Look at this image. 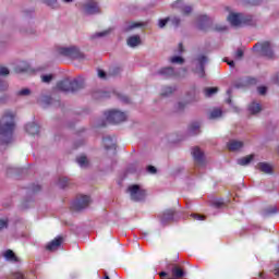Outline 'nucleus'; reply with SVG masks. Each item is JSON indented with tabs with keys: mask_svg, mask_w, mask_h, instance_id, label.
Returning a JSON list of instances; mask_svg holds the SVG:
<instances>
[{
	"mask_svg": "<svg viewBox=\"0 0 279 279\" xmlns=\"http://www.w3.org/2000/svg\"><path fill=\"white\" fill-rule=\"evenodd\" d=\"M15 128L14 114L12 112L4 113L0 119V145H10L12 143Z\"/></svg>",
	"mask_w": 279,
	"mask_h": 279,
	"instance_id": "f257e3e1",
	"label": "nucleus"
},
{
	"mask_svg": "<svg viewBox=\"0 0 279 279\" xmlns=\"http://www.w3.org/2000/svg\"><path fill=\"white\" fill-rule=\"evenodd\" d=\"M232 27H245V25H256L254 15H245L243 13H230L227 17Z\"/></svg>",
	"mask_w": 279,
	"mask_h": 279,
	"instance_id": "f03ea898",
	"label": "nucleus"
},
{
	"mask_svg": "<svg viewBox=\"0 0 279 279\" xmlns=\"http://www.w3.org/2000/svg\"><path fill=\"white\" fill-rule=\"evenodd\" d=\"M253 50L259 53V56H263L264 58H268V60H271L275 58L274 46H271V43L269 41L255 44V46L253 47Z\"/></svg>",
	"mask_w": 279,
	"mask_h": 279,
	"instance_id": "7ed1b4c3",
	"label": "nucleus"
},
{
	"mask_svg": "<svg viewBox=\"0 0 279 279\" xmlns=\"http://www.w3.org/2000/svg\"><path fill=\"white\" fill-rule=\"evenodd\" d=\"M60 56H63L64 58H70V60H84L86 58L82 51H80V48L75 46L71 47H61L59 48Z\"/></svg>",
	"mask_w": 279,
	"mask_h": 279,
	"instance_id": "20e7f679",
	"label": "nucleus"
},
{
	"mask_svg": "<svg viewBox=\"0 0 279 279\" xmlns=\"http://www.w3.org/2000/svg\"><path fill=\"white\" fill-rule=\"evenodd\" d=\"M83 12L87 16H95L97 14H101V7H99V2L97 0H85L83 2Z\"/></svg>",
	"mask_w": 279,
	"mask_h": 279,
	"instance_id": "39448f33",
	"label": "nucleus"
},
{
	"mask_svg": "<svg viewBox=\"0 0 279 279\" xmlns=\"http://www.w3.org/2000/svg\"><path fill=\"white\" fill-rule=\"evenodd\" d=\"M105 117L108 123H123V121L128 120V114L123 111H119L117 109H112L105 112Z\"/></svg>",
	"mask_w": 279,
	"mask_h": 279,
	"instance_id": "423d86ee",
	"label": "nucleus"
},
{
	"mask_svg": "<svg viewBox=\"0 0 279 279\" xmlns=\"http://www.w3.org/2000/svg\"><path fill=\"white\" fill-rule=\"evenodd\" d=\"M195 73L198 74V77H204L206 75V65L208 64V57L205 54H198L195 60Z\"/></svg>",
	"mask_w": 279,
	"mask_h": 279,
	"instance_id": "0eeeda50",
	"label": "nucleus"
},
{
	"mask_svg": "<svg viewBox=\"0 0 279 279\" xmlns=\"http://www.w3.org/2000/svg\"><path fill=\"white\" fill-rule=\"evenodd\" d=\"M90 204V196L82 195L72 202L71 208L73 210H84Z\"/></svg>",
	"mask_w": 279,
	"mask_h": 279,
	"instance_id": "6e6552de",
	"label": "nucleus"
},
{
	"mask_svg": "<svg viewBox=\"0 0 279 279\" xmlns=\"http://www.w3.org/2000/svg\"><path fill=\"white\" fill-rule=\"evenodd\" d=\"M132 202H143L145 199V191L141 190L138 185H132L129 187Z\"/></svg>",
	"mask_w": 279,
	"mask_h": 279,
	"instance_id": "1a4fd4ad",
	"label": "nucleus"
},
{
	"mask_svg": "<svg viewBox=\"0 0 279 279\" xmlns=\"http://www.w3.org/2000/svg\"><path fill=\"white\" fill-rule=\"evenodd\" d=\"M175 219V209H167L160 216V223L162 226H167L170 221H174Z\"/></svg>",
	"mask_w": 279,
	"mask_h": 279,
	"instance_id": "9d476101",
	"label": "nucleus"
},
{
	"mask_svg": "<svg viewBox=\"0 0 279 279\" xmlns=\"http://www.w3.org/2000/svg\"><path fill=\"white\" fill-rule=\"evenodd\" d=\"M7 75H10V70L5 66H0V93H3V90H8V82H5L4 77Z\"/></svg>",
	"mask_w": 279,
	"mask_h": 279,
	"instance_id": "9b49d317",
	"label": "nucleus"
},
{
	"mask_svg": "<svg viewBox=\"0 0 279 279\" xmlns=\"http://www.w3.org/2000/svg\"><path fill=\"white\" fill-rule=\"evenodd\" d=\"M213 25V19H210L208 15H201L198 17V24L197 28L201 29L202 32H206L209 26Z\"/></svg>",
	"mask_w": 279,
	"mask_h": 279,
	"instance_id": "f8f14e48",
	"label": "nucleus"
},
{
	"mask_svg": "<svg viewBox=\"0 0 279 279\" xmlns=\"http://www.w3.org/2000/svg\"><path fill=\"white\" fill-rule=\"evenodd\" d=\"M192 156H193L194 162H196V165L203 166L204 162L206 161L204 151H202V149H199V147L192 148Z\"/></svg>",
	"mask_w": 279,
	"mask_h": 279,
	"instance_id": "ddd939ff",
	"label": "nucleus"
},
{
	"mask_svg": "<svg viewBox=\"0 0 279 279\" xmlns=\"http://www.w3.org/2000/svg\"><path fill=\"white\" fill-rule=\"evenodd\" d=\"M145 23L143 22H125L122 25V33L128 34L129 32H133V29H136L138 27H144Z\"/></svg>",
	"mask_w": 279,
	"mask_h": 279,
	"instance_id": "4468645a",
	"label": "nucleus"
},
{
	"mask_svg": "<svg viewBox=\"0 0 279 279\" xmlns=\"http://www.w3.org/2000/svg\"><path fill=\"white\" fill-rule=\"evenodd\" d=\"M63 241L64 238L58 235L46 245V250H48V252H56V250L62 245Z\"/></svg>",
	"mask_w": 279,
	"mask_h": 279,
	"instance_id": "2eb2a0df",
	"label": "nucleus"
},
{
	"mask_svg": "<svg viewBox=\"0 0 279 279\" xmlns=\"http://www.w3.org/2000/svg\"><path fill=\"white\" fill-rule=\"evenodd\" d=\"M186 97H187V104H197V101H199V92L197 90V88L192 87L186 93Z\"/></svg>",
	"mask_w": 279,
	"mask_h": 279,
	"instance_id": "dca6fc26",
	"label": "nucleus"
},
{
	"mask_svg": "<svg viewBox=\"0 0 279 279\" xmlns=\"http://www.w3.org/2000/svg\"><path fill=\"white\" fill-rule=\"evenodd\" d=\"M172 8H177L178 10H181L183 14H191L193 12V7L191 5H185L184 1L182 0H177L173 4Z\"/></svg>",
	"mask_w": 279,
	"mask_h": 279,
	"instance_id": "f3484780",
	"label": "nucleus"
},
{
	"mask_svg": "<svg viewBox=\"0 0 279 279\" xmlns=\"http://www.w3.org/2000/svg\"><path fill=\"white\" fill-rule=\"evenodd\" d=\"M81 88H84V80L82 77L70 81V93H76Z\"/></svg>",
	"mask_w": 279,
	"mask_h": 279,
	"instance_id": "a211bd4d",
	"label": "nucleus"
},
{
	"mask_svg": "<svg viewBox=\"0 0 279 279\" xmlns=\"http://www.w3.org/2000/svg\"><path fill=\"white\" fill-rule=\"evenodd\" d=\"M250 84H256V78H240L233 84V88H245Z\"/></svg>",
	"mask_w": 279,
	"mask_h": 279,
	"instance_id": "6ab92c4d",
	"label": "nucleus"
},
{
	"mask_svg": "<svg viewBox=\"0 0 279 279\" xmlns=\"http://www.w3.org/2000/svg\"><path fill=\"white\" fill-rule=\"evenodd\" d=\"M58 90L62 93H71V80L65 78L57 84Z\"/></svg>",
	"mask_w": 279,
	"mask_h": 279,
	"instance_id": "aec40b11",
	"label": "nucleus"
},
{
	"mask_svg": "<svg viewBox=\"0 0 279 279\" xmlns=\"http://www.w3.org/2000/svg\"><path fill=\"white\" fill-rule=\"evenodd\" d=\"M158 75H161V77H173L175 76V70L171 66L162 68L158 71Z\"/></svg>",
	"mask_w": 279,
	"mask_h": 279,
	"instance_id": "412c9836",
	"label": "nucleus"
},
{
	"mask_svg": "<svg viewBox=\"0 0 279 279\" xmlns=\"http://www.w3.org/2000/svg\"><path fill=\"white\" fill-rule=\"evenodd\" d=\"M228 149H230V151H239L240 149H243V142L231 140L228 143Z\"/></svg>",
	"mask_w": 279,
	"mask_h": 279,
	"instance_id": "4be33fe9",
	"label": "nucleus"
},
{
	"mask_svg": "<svg viewBox=\"0 0 279 279\" xmlns=\"http://www.w3.org/2000/svg\"><path fill=\"white\" fill-rule=\"evenodd\" d=\"M26 132L31 134L32 136H35V134H39L40 126L34 122L26 124Z\"/></svg>",
	"mask_w": 279,
	"mask_h": 279,
	"instance_id": "5701e85b",
	"label": "nucleus"
},
{
	"mask_svg": "<svg viewBox=\"0 0 279 279\" xmlns=\"http://www.w3.org/2000/svg\"><path fill=\"white\" fill-rule=\"evenodd\" d=\"M126 45L132 48L138 47V45H141V36L138 35L130 36L126 40Z\"/></svg>",
	"mask_w": 279,
	"mask_h": 279,
	"instance_id": "b1692460",
	"label": "nucleus"
},
{
	"mask_svg": "<svg viewBox=\"0 0 279 279\" xmlns=\"http://www.w3.org/2000/svg\"><path fill=\"white\" fill-rule=\"evenodd\" d=\"M248 112L251 114H258V112H260L263 110V107L260 106V104L256 102V101H252L248 105Z\"/></svg>",
	"mask_w": 279,
	"mask_h": 279,
	"instance_id": "393cba45",
	"label": "nucleus"
},
{
	"mask_svg": "<svg viewBox=\"0 0 279 279\" xmlns=\"http://www.w3.org/2000/svg\"><path fill=\"white\" fill-rule=\"evenodd\" d=\"M114 28L110 27L108 29H105L102 32H98L90 36L92 40H95V38H106V36H110L112 34Z\"/></svg>",
	"mask_w": 279,
	"mask_h": 279,
	"instance_id": "a878e982",
	"label": "nucleus"
},
{
	"mask_svg": "<svg viewBox=\"0 0 279 279\" xmlns=\"http://www.w3.org/2000/svg\"><path fill=\"white\" fill-rule=\"evenodd\" d=\"M258 169L263 173H268V174L274 173V168H271V165H269L267 162H259L258 163Z\"/></svg>",
	"mask_w": 279,
	"mask_h": 279,
	"instance_id": "bb28decb",
	"label": "nucleus"
},
{
	"mask_svg": "<svg viewBox=\"0 0 279 279\" xmlns=\"http://www.w3.org/2000/svg\"><path fill=\"white\" fill-rule=\"evenodd\" d=\"M177 90L175 86H166L162 87L161 89V96L162 97H171V95H173Z\"/></svg>",
	"mask_w": 279,
	"mask_h": 279,
	"instance_id": "cd10ccee",
	"label": "nucleus"
},
{
	"mask_svg": "<svg viewBox=\"0 0 279 279\" xmlns=\"http://www.w3.org/2000/svg\"><path fill=\"white\" fill-rule=\"evenodd\" d=\"M102 143H104L106 149H117L114 140H112L111 137H104Z\"/></svg>",
	"mask_w": 279,
	"mask_h": 279,
	"instance_id": "c85d7f7f",
	"label": "nucleus"
},
{
	"mask_svg": "<svg viewBox=\"0 0 279 279\" xmlns=\"http://www.w3.org/2000/svg\"><path fill=\"white\" fill-rule=\"evenodd\" d=\"M253 160H254V155H248L246 157H242V158L238 159L236 162L241 167H246V165H250V162H252Z\"/></svg>",
	"mask_w": 279,
	"mask_h": 279,
	"instance_id": "c756f323",
	"label": "nucleus"
},
{
	"mask_svg": "<svg viewBox=\"0 0 279 279\" xmlns=\"http://www.w3.org/2000/svg\"><path fill=\"white\" fill-rule=\"evenodd\" d=\"M4 258L5 260H10L11 263H19V257H16L12 250L5 251Z\"/></svg>",
	"mask_w": 279,
	"mask_h": 279,
	"instance_id": "7c9ffc66",
	"label": "nucleus"
},
{
	"mask_svg": "<svg viewBox=\"0 0 279 279\" xmlns=\"http://www.w3.org/2000/svg\"><path fill=\"white\" fill-rule=\"evenodd\" d=\"M221 114H223V111H221V109H219V108H216L209 112L208 118L211 120L220 119Z\"/></svg>",
	"mask_w": 279,
	"mask_h": 279,
	"instance_id": "2f4dec72",
	"label": "nucleus"
},
{
	"mask_svg": "<svg viewBox=\"0 0 279 279\" xmlns=\"http://www.w3.org/2000/svg\"><path fill=\"white\" fill-rule=\"evenodd\" d=\"M45 5L48 8H51L52 10H58L60 8V4L58 3V0H41Z\"/></svg>",
	"mask_w": 279,
	"mask_h": 279,
	"instance_id": "473e14b6",
	"label": "nucleus"
},
{
	"mask_svg": "<svg viewBox=\"0 0 279 279\" xmlns=\"http://www.w3.org/2000/svg\"><path fill=\"white\" fill-rule=\"evenodd\" d=\"M199 128H201L199 122H193L189 128L190 134L192 135L199 134Z\"/></svg>",
	"mask_w": 279,
	"mask_h": 279,
	"instance_id": "72a5a7b5",
	"label": "nucleus"
},
{
	"mask_svg": "<svg viewBox=\"0 0 279 279\" xmlns=\"http://www.w3.org/2000/svg\"><path fill=\"white\" fill-rule=\"evenodd\" d=\"M76 162L82 168L88 167V158H86V156H84V155L77 157Z\"/></svg>",
	"mask_w": 279,
	"mask_h": 279,
	"instance_id": "f704fd0d",
	"label": "nucleus"
},
{
	"mask_svg": "<svg viewBox=\"0 0 279 279\" xmlns=\"http://www.w3.org/2000/svg\"><path fill=\"white\" fill-rule=\"evenodd\" d=\"M172 276H173V278H184V270H182L181 268H178V266L173 267Z\"/></svg>",
	"mask_w": 279,
	"mask_h": 279,
	"instance_id": "c9c22d12",
	"label": "nucleus"
},
{
	"mask_svg": "<svg viewBox=\"0 0 279 279\" xmlns=\"http://www.w3.org/2000/svg\"><path fill=\"white\" fill-rule=\"evenodd\" d=\"M218 90L219 89L217 87H207L204 89L205 97H213V95H216Z\"/></svg>",
	"mask_w": 279,
	"mask_h": 279,
	"instance_id": "e433bc0d",
	"label": "nucleus"
},
{
	"mask_svg": "<svg viewBox=\"0 0 279 279\" xmlns=\"http://www.w3.org/2000/svg\"><path fill=\"white\" fill-rule=\"evenodd\" d=\"M116 97H117V99H119V101H122V104H131L132 102L130 97H128L126 95H123L121 93H117Z\"/></svg>",
	"mask_w": 279,
	"mask_h": 279,
	"instance_id": "4c0bfd02",
	"label": "nucleus"
},
{
	"mask_svg": "<svg viewBox=\"0 0 279 279\" xmlns=\"http://www.w3.org/2000/svg\"><path fill=\"white\" fill-rule=\"evenodd\" d=\"M68 185H69V178L66 177L59 178L58 186H60V189H66Z\"/></svg>",
	"mask_w": 279,
	"mask_h": 279,
	"instance_id": "58836bf2",
	"label": "nucleus"
},
{
	"mask_svg": "<svg viewBox=\"0 0 279 279\" xmlns=\"http://www.w3.org/2000/svg\"><path fill=\"white\" fill-rule=\"evenodd\" d=\"M170 62L171 64H184V58L180 56L171 57Z\"/></svg>",
	"mask_w": 279,
	"mask_h": 279,
	"instance_id": "ea45409f",
	"label": "nucleus"
},
{
	"mask_svg": "<svg viewBox=\"0 0 279 279\" xmlns=\"http://www.w3.org/2000/svg\"><path fill=\"white\" fill-rule=\"evenodd\" d=\"M171 21V17L161 19L158 21V27L160 29H163V27H167V23Z\"/></svg>",
	"mask_w": 279,
	"mask_h": 279,
	"instance_id": "a19ab883",
	"label": "nucleus"
},
{
	"mask_svg": "<svg viewBox=\"0 0 279 279\" xmlns=\"http://www.w3.org/2000/svg\"><path fill=\"white\" fill-rule=\"evenodd\" d=\"M184 108H186V102L183 101H179L175 106H174V110L177 112H182L184 110Z\"/></svg>",
	"mask_w": 279,
	"mask_h": 279,
	"instance_id": "79ce46f5",
	"label": "nucleus"
},
{
	"mask_svg": "<svg viewBox=\"0 0 279 279\" xmlns=\"http://www.w3.org/2000/svg\"><path fill=\"white\" fill-rule=\"evenodd\" d=\"M211 206L214 208H221V206H223V199L217 198V199L211 201Z\"/></svg>",
	"mask_w": 279,
	"mask_h": 279,
	"instance_id": "37998d69",
	"label": "nucleus"
},
{
	"mask_svg": "<svg viewBox=\"0 0 279 279\" xmlns=\"http://www.w3.org/2000/svg\"><path fill=\"white\" fill-rule=\"evenodd\" d=\"M244 3L247 5H260L262 3H265V0H244Z\"/></svg>",
	"mask_w": 279,
	"mask_h": 279,
	"instance_id": "c03bdc74",
	"label": "nucleus"
},
{
	"mask_svg": "<svg viewBox=\"0 0 279 279\" xmlns=\"http://www.w3.org/2000/svg\"><path fill=\"white\" fill-rule=\"evenodd\" d=\"M170 22L173 27H180V23H182V20L179 16H174L170 20Z\"/></svg>",
	"mask_w": 279,
	"mask_h": 279,
	"instance_id": "a18cd8bd",
	"label": "nucleus"
},
{
	"mask_svg": "<svg viewBox=\"0 0 279 279\" xmlns=\"http://www.w3.org/2000/svg\"><path fill=\"white\" fill-rule=\"evenodd\" d=\"M17 95L20 97H27L28 95H32V90L29 88H24L17 92Z\"/></svg>",
	"mask_w": 279,
	"mask_h": 279,
	"instance_id": "49530a36",
	"label": "nucleus"
},
{
	"mask_svg": "<svg viewBox=\"0 0 279 279\" xmlns=\"http://www.w3.org/2000/svg\"><path fill=\"white\" fill-rule=\"evenodd\" d=\"M20 32L22 34H26L27 36H32L34 34H36V29L35 28H28V29L20 28Z\"/></svg>",
	"mask_w": 279,
	"mask_h": 279,
	"instance_id": "de8ad7c7",
	"label": "nucleus"
},
{
	"mask_svg": "<svg viewBox=\"0 0 279 279\" xmlns=\"http://www.w3.org/2000/svg\"><path fill=\"white\" fill-rule=\"evenodd\" d=\"M276 213H278V207L276 206L269 207L265 210V215H276Z\"/></svg>",
	"mask_w": 279,
	"mask_h": 279,
	"instance_id": "09e8293b",
	"label": "nucleus"
},
{
	"mask_svg": "<svg viewBox=\"0 0 279 279\" xmlns=\"http://www.w3.org/2000/svg\"><path fill=\"white\" fill-rule=\"evenodd\" d=\"M51 80H53V75H51V74L41 76V82H44V84H49V82H51Z\"/></svg>",
	"mask_w": 279,
	"mask_h": 279,
	"instance_id": "8fccbe9b",
	"label": "nucleus"
},
{
	"mask_svg": "<svg viewBox=\"0 0 279 279\" xmlns=\"http://www.w3.org/2000/svg\"><path fill=\"white\" fill-rule=\"evenodd\" d=\"M190 217H192V219H195L196 221H204V219H206L205 216H202L199 214H191Z\"/></svg>",
	"mask_w": 279,
	"mask_h": 279,
	"instance_id": "3c124183",
	"label": "nucleus"
},
{
	"mask_svg": "<svg viewBox=\"0 0 279 279\" xmlns=\"http://www.w3.org/2000/svg\"><path fill=\"white\" fill-rule=\"evenodd\" d=\"M243 56H244L243 49L239 48L235 51L234 58H235V60H241L243 58Z\"/></svg>",
	"mask_w": 279,
	"mask_h": 279,
	"instance_id": "603ef678",
	"label": "nucleus"
},
{
	"mask_svg": "<svg viewBox=\"0 0 279 279\" xmlns=\"http://www.w3.org/2000/svg\"><path fill=\"white\" fill-rule=\"evenodd\" d=\"M44 104H46V106H53V98H51L49 96H45Z\"/></svg>",
	"mask_w": 279,
	"mask_h": 279,
	"instance_id": "864d4df0",
	"label": "nucleus"
},
{
	"mask_svg": "<svg viewBox=\"0 0 279 279\" xmlns=\"http://www.w3.org/2000/svg\"><path fill=\"white\" fill-rule=\"evenodd\" d=\"M146 171H147V173H150L151 175H154V174L157 173V169H156V167H154V166H148V167L146 168Z\"/></svg>",
	"mask_w": 279,
	"mask_h": 279,
	"instance_id": "5fc2aeb1",
	"label": "nucleus"
},
{
	"mask_svg": "<svg viewBox=\"0 0 279 279\" xmlns=\"http://www.w3.org/2000/svg\"><path fill=\"white\" fill-rule=\"evenodd\" d=\"M228 29V26L226 25H216L215 26V32H226Z\"/></svg>",
	"mask_w": 279,
	"mask_h": 279,
	"instance_id": "6e6d98bb",
	"label": "nucleus"
},
{
	"mask_svg": "<svg viewBox=\"0 0 279 279\" xmlns=\"http://www.w3.org/2000/svg\"><path fill=\"white\" fill-rule=\"evenodd\" d=\"M8 228V219H0V230Z\"/></svg>",
	"mask_w": 279,
	"mask_h": 279,
	"instance_id": "4d7b16f0",
	"label": "nucleus"
},
{
	"mask_svg": "<svg viewBox=\"0 0 279 279\" xmlns=\"http://www.w3.org/2000/svg\"><path fill=\"white\" fill-rule=\"evenodd\" d=\"M259 95H266L267 94V87L260 86L257 88Z\"/></svg>",
	"mask_w": 279,
	"mask_h": 279,
	"instance_id": "13d9d810",
	"label": "nucleus"
},
{
	"mask_svg": "<svg viewBox=\"0 0 279 279\" xmlns=\"http://www.w3.org/2000/svg\"><path fill=\"white\" fill-rule=\"evenodd\" d=\"M98 77H100V80H106V72L104 70H98Z\"/></svg>",
	"mask_w": 279,
	"mask_h": 279,
	"instance_id": "bf43d9fd",
	"label": "nucleus"
},
{
	"mask_svg": "<svg viewBox=\"0 0 279 279\" xmlns=\"http://www.w3.org/2000/svg\"><path fill=\"white\" fill-rule=\"evenodd\" d=\"M13 279H25V277H23V274H21V272H14Z\"/></svg>",
	"mask_w": 279,
	"mask_h": 279,
	"instance_id": "052dcab7",
	"label": "nucleus"
},
{
	"mask_svg": "<svg viewBox=\"0 0 279 279\" xmlns=\"http://www.w3.org/2000/svg\"><path fill=\"white\" fill-rule=\"evenodd\" d=\"M177 53H179V54L184 53V47L182 46V44H179Z\"/></svg>",
	"mask_w": 279,
	"mask_h": 279,
	"instance_id": "680f3d73",
	"label": "nucleus"
},
{
	"mask_svg": "<svg viewBox=\"0 0 279 279\" xmlns=\"http://www.w3.org/2000/svg\"><path fill=\"white\" fill-rule=\"evenodd\" d=\"M173 267H178V266H175V264H167L166 269L168 271H172Z\"/></svg>",
	"mask_w": 279,
	"mask_h": 279,
	"instance_id": "e2e57ef3",
	"label": "nucleus"
},
{
	"mask_svg": "<svg viewBox=\"0 0 279 279\" xmlns=\"http://www.w3.org/2000/svg\"><path fill=\"white\" fill-rule=\"evenodd\" d=\"M5 101H8V97L1 96V97H0V105H1V104H5Z\"/></svg>",
	"mask_w": 279,
	"mask_h": 279,
	"instance_id": "0e129e2a",
	"label": "nucleus"
},
{
	"mask_svg": "<svg viewBox=\"0 0 279 279\" xmlns=\"http://www.w3.org/2000/svg\"><path fill=\"white\" fill-rule=\"evenodd\" d=\"M225 62H227V64H229L231 68L234 66V61H229L228 59H225Z\"/></svg>",
	"mask_w": 279,
	"mask_h": 279,
	"instance_id": "69168bd1",
	"label": "nucleus"
},
{
	"mask_svg": "<svg viewBox=\"0 0 279 279\" xmlns=\"http://www.w3.org/2000/svg\"><path fill=\"white\" fill-rule=\"evenodd\" d=\"M275 82H276V84H278V86H279V73L277 74V76H276V78H275Z\"/></svg>",
	"mask_w": 279,
	"mask_h": 279,
	"instance_id": "338daca9",
	"label": "nucleus"
},
{
	"mask_svg": "<svg viewBox=\"0 0 279 279\" xmlns=\"http://www.w3.org/2000/svg\"><path fill=\"white\" fill-rule=\"evenodd\" d=\"M275 276H277V278H279V268L275 269Z\"/></svg>",
	"mask_w": 279,
	"mask_h": 279,
	"instance_id": "774afa93",
	"label": "nucleus"
}]
</instances>
